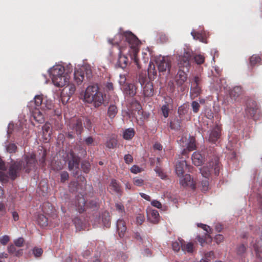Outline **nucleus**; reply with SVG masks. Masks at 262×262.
Listing matches in <instances>:
<instances>
[{
	"mask_svg": "<svg viewBox=\"0 0 262 262\" xmlns=\"http://www.w3.org/2000/svg\"><path fill=\"white\" fill-rule=\"evenodd\" d=\"M148 220L154 224L159 222V214L157 210H152L147 213Z\"/></svg>",
	"mask_w": 262,
	"mask_h": 262,
	"instance_id": "nucleus-26",
	"label": "nucleus"
},
{
	"mask_svg": "<svg viewBox=\"0 0 262 262\" xmlns=\"http://www.w3.org/2000/svg\"><path fill=\"white\" fill-rule=\"evenodd\" d=\"M191 106H192V111H193V113H197L199 111V110L200 108V105L197 101H192V102L191 103Z\"/></svg>",
	"mask_w": 262,
	"mask_h": 262,
	"instance_id": "nucleus-50",
	"label": "nucleus"
},
{
	"mask_svg": "<svg viewBox=\"0 0 262 262\" xmlns=\"http://www.w3.org/2000/svg\"><path fill=\"white\" fill-rule=\"evenodd\" d=\"M102 222L104 226L109 228L111 226L110 215L108 212L105 211L101 214Z\"/></svg>",
	"mask_w": 262,
	"mask_h": 262,
	"instance_id": "nucleus-29",
	"label": "nucleus"
},
{
	"mask_svg": "<svg viewBox=\"0 0 262 262\" xmlns=\"http://www.w3.org/2000/svg\"><path fill=\"white\" fill-rule=\"evenodd\" d=\"M187 148L189 151H191L196 149L195 140L193 137H190L188 143Z\"/></svg>",
	"mask_w": 262,
	"mask_h": 262,
	"instance_id": "nucleus-39",
	"label": "nucleus"
},
{
	"mask_svg": "<svg viewBox=\"0 0 262 262\" xmlns=\"http://www.w3.org/2000/svg\"><path fill=\"white\" fill-rule=\"evenodd\" d=\"M8 251L10 254H14V253L16 251V248L15 246L13 245H10L8 247Z\"/></svg>",
	"mask_w": 262,
	"mask_h": 262,
	"instance_id": "nucleus-63",
	"label": "nucleus"
},
{
	"mask_svg": "<svg viewBox=\"0 0 262 262\" xmlns=\"http://www.w3.org/2000/svg\"><path fill=\"white\" fill-rule=\"evenodd\" d=\"M181 121L179 119H176L173 122L170 123V127L172 129L179 130L181 128Z\"/></svg>",
	"mask_w": 262,
	"mask_h": 262,
	"instance_id": "nucleus-43",
	"label": "nucleus"
},
{
	"mask_svg": "<svg viewBox=\"0 0 262 262\" xmlns=\"http://www.w3.org/2000/svg\"><path fill=\"white\" fill-rule=\"evenodd\" d=\"M116 210L119 211V213H124V207L123 205L120 203H116L115 204Z\"/></svg>",
	"mask_w": 262,
	"mask_h": 262,
	"instance_id": "nucleus-58",
	"label": "nucleus"
},
{
	"mask_svg": "<svg viewBox=\"0 0 262 262\" xmlns=\"http://www.w3.org/2000/svg\"><path fill=\"white\" fill-rule=\"evenodd\" d=\"M136 86L133 83H128L124 85L123 92L130 97L134 96L136 94Z\"/></svg>",
	"mask_w": 262,
	"mask_h": 262,
	"instance_id": "nucleus-20",
	"label": "nucleus"
},
{
	"mask_svg": "<svg viewBox=\"0 0 262 262\" xmlns=\"http://www.w3.org/2000/svg\"><path fill=\"white\" fill-rule=\"evenodd\" d=\"M187 79V74L182 70H179L175 76V81L178 86H182Z\"/></svg>",
	"mask_w": 262,
	"mask_h": 262,
	"instance_id": "nucleus-16",
	"label": "nucleus"
},
{
	"mask_svg": "<svg viewBox=\"0 0 262 262\" xmlns=\"http://www.w3.org/2000/svg\"><path fill=\"white\" fill-rule=\"evenodd\" d=\"M74 80L77 84H80L84 80V72L81 70H76L74 72Z\"/></svg>",
	"mask_w": 262,
	"mask_h": 262,
	"instance_id": "nucleus-27",
	"label": "nucleus"
},
{
	"mask_svg": "<svg viewBox=\"0 0 262 262\" xmlns=\"http://www.w3.org/2000/svg\"><path fill=\"white\" fill-rule=\"evenodd\" d=\"M86 201L84 197L82 196H78L76 198V206L77 209L80 213L83 212L85 210Z\"/></svg>",
	"mask_w": 262,
	"mask_h": 262,
	"instance_id": "nucleus-19",
	"label": "nucleus"
},
{
	"mask_svg": "<svg viewBox=\"0 0 262 262\" xmlns=\"http://www.w3.org/2000/svg\"><path fill=\"white\" fill-rule=\"evenodd\" d=\"M37 223L41 227H46L48 224V218L43 214L38 215Z\"/></svg>",
	"mask_w": 262,
	"mask_h": 262,
	"instance_id": "nucleus-35",
	"label": "nucleus"
},
{
	"mask_svg": "<svg viewBox=\"0 0 262 262\" xmlns=\"http://www.w3.org/2000/svg\"><path fill=\"white\" fill-rule=\"evenodd\" d=\"M256 253V257L258 259L257 262H262V239L256 241L253 245Z\"/></svg>",
	"mask_w": 262,
	"mask_h": 262,
	"instance_id": "nucleus-17",
	"label": "nucleus"
},
{
	"mask_svg": "<svg viewBox=\"0 0 262 262\" xmlns=\"http://www.w3.org/2000/svg\"><path fill=\"white\" fill-rule=\"evenodd\" d=\"M182 250L188 253H192L193 251V244L192 243H188L186 244H183Z\"/></svg>",
	"mask_w": 262,
	"mask_h": 262,
	"instance_id": "nucleus-40",
	"label": "nucleus"
},
{
	"mask_svg": "<svg viewBox=\"0 0 262 262\" xmlns=\"http://www.w3.org/2000/svg\"><path fill=\"white\" fill-rule=\"evenodd\" d=\"M33 253L36 257H39L41 256L43 253V250L41 248L35 247L32 250Z\"/></svg>",
	"mask_w": 262,
	"mask_h": 262,
	"instance_id": "nucleus-46",
	"label": "nucleus"
},
{
	"mask_svg": "<svg viewBox=\"0 0 262 262\" xmlns=\"http://www.w3.org/2000/svg\"><path fill=\"white\" fill-rule=\"evenodd\" d=\"M145 220L144 215L139 214L136 217V222L138 224L141 225Z\"/></svg>",
	"mask_w": 262,
	"mask_h": 262,
	"instance_id": "nucleus-55",
	"label": "nucleus"
},
{
	"mask_svg": "<svg viewBox=\"0 0 262 262\" xmlns=\"http://www.w3.org/2000/svg\"><path fill=\"white\" fill-rule=\"evenodd\" d=\"M98 207V203L96 201L92 200L86 203L85 209L90 208L91 209H95Z\"/></svg>",
	"mask_w": 262,
	"mask_h": 262,
	"instance_id": "nucleus-45",
	"label": "nucleus"
},
{
	"mask_svg": "<svg viewBox=\"0 0 262 262\" xmlns=\"http://www.w3.org/2000/svg\"><path fill=\"white\" fill-rule=\"evenodd\" d=\"M261 61V58L259 55H253L250 58V64L252 67L254 66L256 64L259 63Z\"/></svg>",
	"mask_w": 262,
	"mask_h": 262,
	"instance_id": "nucleus-38",
	"label": "nucleus"
},
{
	"mask_svg": "<svg viewBox=\"0 0 262 262\" xmlns=\"http://www.w3.org/2000/svg\"><path fill=\"white\" fill-rule=\"evenodd\" d=\"M243 89L240 86H236L230 92V96L234 100H236L241 95L243 94Z\"/></svg>",
	"mask_w": 262,
	"mask_h": 262,
	"instance_id": "nucleus-23",
	"label": "nucleus"
},
{
	"mask_svg": "<svg viewBox=\"0 0 262 262\" xmlns=\"http://www.w3.org/2000/svg\"><path fill=\"white\" fill-rule=\"evenodd\" d=\"M117 145V140L115 136H112L107 140L105 143L106 147L108 148H114Z\"/></svg>",
	"mask_w": 262,
	"mask_h": 262,
	"instance_id": "nucleus-32",
	"label": "nucleus"
},
{
	"mask_svg": "<svg viewBox=\"0 0 262 262\" xmlns=\"http://www.w3.org/2000/svg\"><path fill=\"white\" fill-rule=\"evenodd\" d=\"M196 239L202 246L205 243H209L212 241V238L209 234H205V237H201L200 235H198L196 237Z\"/></svg>",
	"mask_w": 262,
	"mask_h": 262,
	"instance_id": "nucleus-34",
	"label": "nucleus"
},
{
	"mask_svg": "<svg viewBox=\"0 0 262 262\" xmlns=\"http://www.w3.org/2000/svg\"><path fill=\"white\" fill-rule=\"evenodd\" d=\"M10 241V237L5 235L0 237V243L3 245H6Z\"/></svg>",
	"mask_w": 262,
	"mask_h": 262,
	"instance_id": "nucleus-52",
	"label": "nucleus"
},
{
	"mask_svg": "<svg viewBox=\"0 0 262 262\" xmlns=\"http://www.w3.org/2000/svg\"><path fill=\"white\" fill-rule=\"evenodd\" d=\"M198 227H200L203 229L204 230L206 231L207 233L206 234H211V229L210 228L209 226H207L205 224H203L202 223H198L197 224Z\"/></svg>",
	"mask_w": 262,
	"mask_h": 262,
	"instance_id": "nucleus-49",
	"label": "nucleus"
},
{
	"mask_svg": "<svg viewBox=\"0 0 262 262\" xmlns=\"http://www.w3.org/2000/svg\"><path fill=\"white\" fill-rule=\"evenodd\" d=\"M189 110V105L187 104H183L178 108V114L180 116H183L187 113Z\"/></svg>",
	"mask_w": 262,
	"mask_h": 262,
	"instance_id": "nucleus-37",
	"label": "nucleus"
},
{
	"mask_svg": "<svg viewBox=\"0 0 262 262\" xmlns=\"http://www.w3.org/2000/svg\"><path fill=\"white\" fill-rule=\"evenodd\" d=\"M135 132L134 128H128L125 129L123 133V138L125 140H131L135 136Z\"/></svg>",
	"mask_w": 262,
	"mask_h": 262,
	"instance_id": "nucleus-31",
	"label": "nucleus"
},
{
	"mask_svg": "<svg viewBox=\"0 0 262 262\" xmlns=\"http://www.w3.org/2000/svg\"><path fill=\"white\" fill-rule=\"evenodd\" d=\"M124 159L125 162L128 164L132 163L133 161V157L129 154L125 155Z\"/></svg>",
	"mask_w": 262,
	"mask_h": 262,
	"instance_id": "nucleus-61",
	"label": "nucleus"
},
{
	"mask_svg": "<svg viewBox=\"0 0 262 262\" xmlns=\"http://www.w3.org/2000/svg\"><path fill=\"white\" fill-rule=\"evenodd\" d=\"M130 171L132 173H137L141 171V169L138 166L135 165L131 167Z\"/></svg>",
	"mask_w": 262,
	"mask_h": 262,
	"instance_id": "nucleus-62",
	"label": "nucleus"
},
{
	"mask_svg": "<svg viewBox=\"0 0 262 262\" xmlns=\"http://www.w3.org/2000/svg\"><path fill=\"white\" fill-rule=\"evenodd\" d=\"M202 175L206 178H208L211 173L214 172L215 176H217L220 172V163L217 157H214L210 161L206 166L200 168Z\"/></svg>",
	"mask_w": 262,
	"mask_h": 262,
	"instance_id": "nucleus-5",
	"label": "nucleus"
},
{
	"mask_svg": "<svg viewBox=\"0 0 262 262\" xmlns=\"http://www.w3.org/2000/svg\"><path fill=\"white\" fill-rule=\"evenodd\" d=\"M64 86L61 92V99L63 103L68 102L76 90L75 86L72 83L68 82Z\"/></svg>",
	"mask_w": 262,
	"mask_h": 262,
	"instance_id": "nucleus-11",
	"label": "nucleus"
},
{
	"mask_svg": "<svg viewBox=\"0 0 262 262\" xmlns=\"http://www.w3.org/2000/svg\"><path fill=\"white\" fill-rule=\"evenodd\" d=\"M190 82L191 83L190 97L191 99H194L201 93V84L202 79L200 76H195L190 80Z\"/></svg>",
	"mask_w": 262,
	"mask_h": 262,
	"instance_id": "nucleus-7",
	"label": "nucleus"
},
{
	"mask_svg": "<svg viewBox=\"0 0 262 262\" xmlns=\"http://www.w3.org/2000/svg\"><path fill=\"white\" fill-rule=\"evenodd\" d=\"M104 96L99 91L98 85L94 84L87 87L84 95V100L89 103H93L95 107H98L103 104Z\"/></svg>",
	"mask_w": 262,
	"mask_h": 262,
	"instance_id": "nucleus-3",
	"label": "nucleus"
},
{
	"mask_svg": "<svg viewBox=\"0 0 262 262\" xmlns=\"http://www.w3.org/2000/svg\"><path fill=\"white\" fill-rule=\"evenodd\" d=\"M110 187L115 192L119 194L121 193V186L115 179H112L110 184Z\"/></svg>",
	"mask_w": 262,
	"mask_h": 262,
	"instance_id": "nucleus-30",
	"label": "nucleus"
},
{
	"mask_svg": "<svg viewBox=\"0 0 262 262\" xmlns=\"http://www.w3.org/2000/svg\"><path fill=\"white\" fill-rule=\"evenodd\" d=\"M147 72L150 80H155L157 77V71L155 64L153 62H150L149 63Z\"/></svg>",
	"mask_w": 262,
	"mask_h": 262,
	"instance_id": "nucleus-25",
	"label": "nucleus"
},
{
	"mask_svg": "<svg viewBox=\"0 0 262 262\" xmlns=\"http://www.w3.org/2000/svg\"><path fill=\"white\" fill-rule=\"evenodd\" d=\"M66 161L68 163L69 170L77 171L79 169L80 158L73 151L68 152L66 158Z\"/></svg>",
	"mask_w": 262,
	"mask_h": 262,
	"instance_id": "nucleus-9",
	"label": "nucleus"
},
{
	"mask_svg": "<svg viewBox=\"0 0 262 262\" xmlns=\"http://www.w3.org/2000/svg\"><path fill=\"white\" fill-rule=\"evenodd\" d=\"M17 146L14 143H10L6 147V149L7 152L9 153H14L16 152L17 150Z\"/></svg>",
	"mask_w": 262,
	"mask_h": 262,
	"instance_id": "nucleus-44",
	"label": "nucleus"
},
{
	"mask_svg": "<svg viewBox=\"0 0 262 262\" xmlns=\"http://www.w3.org/2000/svg\"><path fill=\"white\" fill-rule=\"evenodd\" d=\"M107 41L113 46H118L119 53L117 64L119 67L124 69L127 66L128 58L122 54L125 49L127 48L128 53L131 59L134 60L138 69H141L137 57L140 41L133 33L129 31L119 32L113 38L108 39Z\"/></svg>",
	"mask_w": 262,
	"mask_h": 262,
	"instance_id": "nucleus-1",
	"label": "nucleus"
},
{
	"mask_svg": "<svg viewBox=\"0 0 262 262\" xmlns=\"http://www.w3.org/2000/svg\"><path fill=\"white\" fill-rule=\"evenodd\" d=\"M117 112V106L115 104H111L108 108L107 115L110 118L113 119L116 116Z\"/></svg>",
	"mask_w": 262,
	"mask_h": 262,
	"instance_id": "nucleus-33",
	"label": "nucleus"
},
{
	"mask_svg": "<svg viewBox=\"0 0 262 262\" xmlns=\"http://www.w3.org/2000/svg\"><path fill=\"white\" fill-rule=\"evenodd\" d=\"M187 167L189 169V166L187 164L186 160H182L178 162L175 166V171L179 177L183 176L185 171V169ZM189 171H190V169H189Z\"/></svg>",
	"mask_w": 262,
	"mask_h": 262,
	"instance_id": "nucleus-15",
	"label": "nucleus"
},
{
	"mask_svg": "<svg viewBox=\"0 0 262 262\" xmlns=\"http://www.w3.org/2000/svg\"><path fill=\"white\" fill-rule=\"evenodd\" d=\"M139 81L142 86L146 83L147 81L146 75H143L142 74H140L139 75Z\"/></svg>",
	"mask_w": 262,
	"mask_h": 262,
	"instance_id": "nucleus-54",
	"label": "nucleus"
},
{
	"mask_svg": "<svg viewBox=\"0 0 262 262\" xmlns=\"http://www.w3.org/2000/svg\"><path fill=\"white\" fill-rule=\"evenodd\" d=\"M184 241L183 239L173 242L172 243V249L176 252H178L181 248L182 249L183 244H184Z\"/></svg>",
	"mask_w": 262,
	"mask_h": 262,
	"instance_id": "nucleus-36",
	"label": "nucleus"
},
{
	"mask_svg": "<svg viewBox=\"0 0 262 262\" xmlns=\"http://www.w3.org/2000/svg\"><path fill=\"white\" fill-rule=\"evenodd\" d=\"M194 59L195 62L197 64H202L203 63H204L205 58L203 55H202L201 54H198V55H196L194 57Z\"/></svg>",
	"mask_w": 262,
	"mask_h": 262,
	"instance_id": "nucleus-47",
	"label": "nucleus"
},
{
	"mask_svg": "<svg viewBox=\"0 0 262 262\" xmlns=\"http://www.w3.org/2000/svg\"><path fill=\"white\" fill-rule=\"evenodd\" d=\"M246 248L245 246L244 245L242 244L237 247V254L239 255H242L246 251Z\"/></svg>",
	"mask_w": 262,
	"mask_h": 262,
	"instance_id": "nucleus-57",
	"label": "nucleus"
},
{
	"mask_svg": "<svg viewBox=\"0 0 262 262\" xmlns=\"http://www.w3.org/2000/svg\"><path fill=\"white\" fill-rule=\"evenodd\" d=\"M192 161L196 166H201L204 161V158L202 155L198 152H194L192 155Z\"/></svg>",
	"mask_w": 262,
	"mask_h": 262,
	"instance_id": "nucleus-24",
	"label": "nucleus"
},
{
	"mask_svg": "<svg viewBox=\"0 0 262 262\" xmlns=\"http://www.w3.org/2000/svg\"><path fill=\"white\" fill-rule=\"evenodd\" d=\"M14 244L16 246L21 247L23 246L24 239L23 237H19L14 241Z\"/></svg>",
	"mask_w": 262,
	"mask_h": 262,
	"instance_id": "nucleus-53",
	"label": "nucleus"
},
{
	"mask_svg": "<svg viewBox=\"0 0 262 262\" xmlns=\"http://www.w3.org/2000/svg\"><path fill=\"white\" fill-rule=\"evenodd\" d=\"M222 130V128L221 125L219 124H215L210 132L208 137L209 142L212 143H215L221 136Z\"/></svg>",
	"mask_w": 262,
	"mask_h": 262,
	"instance_id": "nucleus-12",
	"label": "nucleus"
},
{
	"mask_svg": "<svg viewBox=\"0 0 262 262\" xmlns=\"http://www.w3.org/2000/svg\"><path fill=\"white\" fill-rule=\"evenodd\" d=\"M0 181L4 183L8 181V177L3 171H0Z\"/></svg>",
	"mask_w": 262,
	"mask_h": 262,
	"instance_id": "nucleus-56",
	"label": "nucleus"
},
{
	"mask_svg": "<svg viewBox=\"0 0 262 262\" xmlns=\"http://www.w3.org/2000/svg\"><path fill=\"white\" fill-rule=\"evenodd\" d=\"M51 168L53 170L58 171L61 170L63 168L62 164L61 162L55 161L54 162L52 161L51 164Z\"/></svg>",
	"mask_w": 262,
	"mask_h": 262,
	"instance_id": "nucleus-42",
	"label": "nucleus"
},
{
	"mask_svg": "<svg viewBox=\"0 0 262 262\" xmlns=\"http://www.w3.org/2000/svg\"><path fill=\"white\" fill-rule=\"evenodd\" d=\"M245 114L248 117L251 118L254 120H256L258 119L259 113L256 101L253 100L248 101L245 109Z\"/></svg>",
	"mask_w": 262,
	"mask_h": 262,
	"instance_id": "nucleus-10",
	"label": "nucleus"
},
{
	"mask_svg": "<svg viewBox=\"0 0 262 262\" xmlns=\"http://www.w3.org/2000/svg\"><path fill=\"white\" fill-rule=\"evenodd\" d=\"M23 160L24 161L22 160L15 161L10 166L8 173L11 180H14L19 176V172L23 169L27 173L35 169L37 160L35 154L25 155Z\"/></svg>",
	"mask_w": 262,
	"mask_h": 262,
	"instance_id": "nucleus-2",
	"label": "nucleus"
},
{
	"mask_svg": "<svg viewBox=\"0 0 262 262\" xmlns=\"http://www.w3.org/2000/svg\"><path fill=\"white\" fill-rule=\"evenodd\" d=\"M51 126L50 124L46 123L42 126V130L43 133L45 134L46 133H48V132L50 130Z\"/></svg>",
	"mask_w": 262,
	"mask_h": 262,
	"instance_id": "nucleus-64",
	"label": "nucleus"
},
{
	"mask_svg": "<svg viewBox=\"0 0 262 262\" xmlns=\"http://www.w3.org/2000/svg\"><path fill=\"white\" fill-rule=\"evenodd\" d=\"M191 34L193 36V39L199 40L204 43H207L206 37L204 33L193 30L191 32Z\"/></svg>",
	"mask_w": 262,
	"mask_h": 262,
	"instance_id": "nucleus-28",
	"label": "nucleus"
},
{
	"mask_svg": "<svg viewBox=\"0 0 262 262\" xmlns=\"http://www.w3.org/2000/svg\"><path fill=\"white\" fill-rule=\"evenodd\" d=\"M180 184L184 187H188L192 189L195 188V183L190 174H186L180 179Z\"/></svg>",
	"mask_w": 262,
	"mask_h": 262,
	"instance_id": "nucleus-14",
	"label": "nucleus"
},
{
	"mask_svg": "<svg viewBox=\"0 0 262 262\" xmlns=\"http://www.w3.org/2000/svg\"><path fill=\"white\" fill-rule=\"evenodd\" d=\"M163 115L165 118H167L169 115V108L167 104L163 105L161 107Z\"/></svg>",
	"mask_w": 262,
	"mask_h": 262,
	"instance_id": "nucleus-48",
	"label": "nucleus"
},
{
	"mask_svg": "<svg viewBox=\"0 0 262 262\" xmlns=\"http://www.w3.org/2000/svg\"><path fill=\"white\" fill-rule=\"evenodd\" d=\"M158 67L159 72H165L167 70H168L169 72L170 62L167 59H165L163 58L160 61L158 65Z\"/></svg>",
	"mask_w": 262,
	"mask_h": 262,
	"instance_id": "nucleus-21",
	"label": "nucleus"
},
{
	"mask_svg": "<svg viewBox=\"0 0 262 262\" xmlns=\"http://www.w3.org/2000/svg\"><path fill=\"white\" fill-rule=\"evenodd\" d=\"M156 171L157 173L158 174V176L162 179H165L167 177L166 174L164 173L160 168H157L156 169Z\"/></svg>",
	"mask_w": 262,
	"mask_h": 262,
	"instance_id": "nucleus-59",
	"label": "nucleus"
},
{
	"mask_svg": "<svg viewBox=\"0 0 262 262\" xmlns=\"http://www.w3.org/2000/svg\"><path fill=\"white\" fill-rule=\"evenodd\" d=\"M192 52L190 51H186L183 55L179 56L178 64L180 67L187 68L190 66V60L191 58Z\"/></svg>",
	"mask_w": 262,
	"mask_h": 262,
	"instance_id": "nucleus-13",
	"label": "nucleus"
},
{
	"mask_svg": "<svg viewBox=\"0 0 262 262\" xmlns=\"http://www.w3.org/2000/svg\"><path fill=\"white\" fill-rule=\"evenodd\" d=\"M143 94L145 97H151L154 95V91L152 83L147 81L143 86Z\"/></svg>",
	"mask_w": 262,
	"mask_h": 262,
	"instance_id": "nucleus-22",
	"label": "nucleus"
},
{
	"mask_svg": "<svg viewBox=\"0 0 262 262\" xmlns=\"http://www.w3.org/2000/svg\"><path fill=\"white\" fill-rule=\"evenodd\" d=\"M49 73L53 83L56 86L62 87L68 82L69 76L64 74V68L62 66H53L49 70Z\"/></svg>",
	"mask_w": 262,
	"mask_h": 262,
	"instance_id": "nucleus-4",
	"label": "nucleus"
},
{
	"mask_svg": "<svg viewBox=\"0 0 262 262\" xmlns=\"http://www.w3.org/2000/svg\"><path fill=\"white\" fill-rule=\"evenodd\" d=\"M69 173L67 171H62L60 173V181L62 183L65 182L69 179Z\"/></svg>",
	"mask_w": 262,
	"mask_h": 262,
	"instance_id": "nucleus-51",
	"label": "nucleus"
},
{
	"mask_svg": "<svg viewBox=\"0 0 262 262\" xmlns=\"http://www.w3.org/2000/svg\"><path fill=\"white\" fill-rule=\"evenodd\" d=\"M68 129L69 132L67 134V137L69 139L74 138V133L75 132L78 135H80L83 131L82 121L80 119H73L69 124Z\"/></svg>",
	"mask_w": 262,
	"mask_h": 262,
	"instance_id": "nucleus-6",
	"label": "nucleus"
},
{
	"mask_svg": "<svg viewBox=\"0 0 262 262\" xmlns=\"http://www.w3.org/2000/svg\"><path fill=\"white\" fill-rule=\"evenodd\" d=\"M6 212V205L0 202V214L2 215H4Z\"/></svg>",
	"mask_w": 262,
	"mask_h": 262,
	"instance_id": "nucleus-60",
	"label": "nucleus"
},
{
	"mask_svg": "<svg viewBox=\"0 0 262 262\" xmlns=\"http://www.w3.org/2000/svg\"><path fill=\"white\" fill-rule=\"evenodd\" d=\"M116 226L119 237H123L127 229L125 221L122 219L118 220Z\"/></svg>",
	"mask_w": 262,
	"mask_h": 262,
	"instance_id": "nucleus-18",
	"label": "nucleus"
},
{
	"mask_svg": "<svg viewBox=\"0 0 262 262\" xmlns=\"http://www.w3.org/2000/svg\"><path fill=\"white\" fill-rule=\"evenodd\" d=\"M74 223L77 230H81L84 229V225L82 221L78 217H75L73 220Z\"/></svg>",
	"mask_w": 262,
	"mask_h": 262,
	"instance_id": "nucleus-41",
	"label": "nucleus"
},
{
	"mask_svg": "<svg viewBox=\"0 0 262 262\" xmlns=\"http://www.w3.org/2000/svg\"><path fill=\"white\" fill-rule=\"evenodd\" d=\"M34 103L35 104V112L33 113V116L34 119L39 122L41 123L44 121L43 116L38 108L41 106L42 104V97L40 95H37L34 97V101L30 102V106Z\"/></svg>",
	"mask_w": 262,
	"mask_h": 262,
	"instance_id": "nucleus-8",
	"label": "nucleus"
}]
</instances>
